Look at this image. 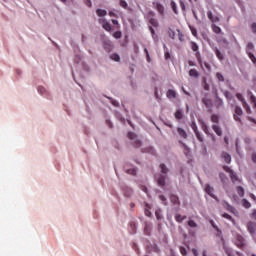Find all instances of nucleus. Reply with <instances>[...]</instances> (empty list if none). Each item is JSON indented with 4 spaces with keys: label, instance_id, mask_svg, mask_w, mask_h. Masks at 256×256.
I'll list each match as a JSON object with an SVG mask.
<instances>
[{
    "label": "nucleus",
    "instance_id": "1",
    "mask_svg": "<svg viewBox=\"0 0 256 256\" xmlns=\"http://www.w3.org/2000/svg\"><path fill=\"white\" fill-rule=\"evenodd\" d=\"M160 169L163 175L160 174L159 176H156L157 184L159 185V187H165L166 185L165 179H167L165 175L169 173V168H167L165 164H160Z\"/></svg>",
    "mask_w": 256,
    "mask_h": 256
},
{
    "label": "nucleus",
    "instance_id": "2",
    "mask_svg": "<svg viewBox=\"0 0 256 256\" xmlns=\"http://www.w3.org/2000/svg\"><path fill=\"white\" fill-rule=\"evenodd\" d=\"M255 49V46L253 45L252 42H249L246 46V53L249 57V59L256 65V57L255 54H253V50Z\"/></svg>",
    "mask_w": 256,
    "mask_h": 256
},
{
    "label": "nucleus",
    "instance_id": "3",
    "mask_svg": "<svg viewBox=\"0 0 256 256\" xmlns=\"http://www.w3.org/2000/svg\"><path fill=\"white\" fill-rule=\"evenodd\" d=\"M225 172L228 173L232 183H237V181H239V176H237V173H235V171L230 167L225 166Z\"/></svg>",
    "mask_w": 256,
    "mask_h": 256
},
{
    "label": "nucleus",
    "instance_id": "4",
    "mask_svg": "<svg viewBox=\"0 0 256 256\" xmlns=\"http://www.w3.org/2000/svg\"><path fill=\"white\" fill-rule=\"evenodd\" d=\"M241 117H243V109L239 106L234 107V114L233 118L238 121V123H241Z\"/></svg>",
    "mask_w": 256,
    "mask_h": 256
},
{
    "label": "nucleus",
    "instance_id": "5",
    "mask_svg": "<svg viewBox=\"0 0 256 256\" xmlns=\"http://www.w3.org/2000/svg\"><path fill=\"white\" fill-rule=\"evenodd\" d=\"M202 103L207 107V109H211V107H213V101L207 94H205V97L202 99Z\"/></svg>",
    "mask_w": 256,
    "mask_h": 256
},
{
    "label": "nucleus",
    "instance_id": "6",
    "mask_svg": "<svg viewBox=\"0 0 256 256\" xmlns=\"http://www.w3.org/2000/svg\"><path fill=\"white\" fill-rule=\"evenodd\" d=\"M152 5H153L154 9H156L160 15H163V13H165V8L162 6L161 3L153 2Z\"/></svg>",
    "mask_w": 256,
    "mask_h": 256
},
{
    "label": "nucleus",
    "instance_id": "7",
    "mask_svg": "<svg viewBox=\"0 0 256 256\" xmlns=\"http://www.w3.org/2000/svg\"><path fill=\"white\" fill-rule=\"evenodd\" d=\"M247 229H248L250 235H255L256 223L255 222H248Z\"/></svg>",
    "mask_w": 256,
    "mask_h": 256
},
{
    "label": "nucleus",
    "instance_id": "8",
    "mask_svg": "<svg viewBox=\"0 0 256 256\" xmlns=\"http://www.w3.org/2000/svg\"><path fill=\"white\" fill-rule=\"evenodd\" d=\"M166 96H167L168 99H177V92L173 89H169L166 92Z\"/></svg>",
    "mask_w": 256,
    "mask_h": 256
},
{
    "label": "nucleus",
    "instance_id": "9",
    "mask_svg": "<svg viewBox=\"0 0 256 256\" xmlns=\"http://www.w3.org/2000/svg\"><path fill=\"white\" fill-rule=\"evenodd\" d=\"M247 95L250 98V101H251L254 109H256V97H255V95H253V92H251V90H248Z\"/></svg>",
    "mask_w": 256,
    "mask_h": 256
},
{
    "label": "nucleus",
    "instance_id": "10",
    "mask_svg": "<svg viewBox=\"0 0 256 256\" xmlns=\"http://www.w3.org/2000/svg\"><path fill=\"white\" fill-rule=\"evenodd\" d=\"M207 17H208V19H209L212 23H217V22L219 21V17L214 16V15H213V12H211V11H208V12H207Z\"/></svg>",
    "mask_w": 256,
    "mask_h": 256
},
{
    "label": "nucleus",
    "instance_id": "11",
    "mask_svg": "<svg viewBox=\"0 0 256 256\" xmlns=\"http://www.w3.org/2000/svg\"><path fill=\"white\" fill-rule=\"evenodd\" d=\"M205 191H206L207 195H210V197L215 199V194H213L214 189H213V187H211V185L207 184L205 186Z\"/></svg>",
    "mask_w": 256,
    "mask_h": 256
},
{
    "label": "nucleus",
    "instance_id": "12",
    "mask_svg": "<svg viewBox=\"0 0 256 256\" xmlns=\"http://www.w3.org/2000/svg\"><path fill=\"white\" fill-rule=\"evenodd\" d=\"M177 133H178V135H180V137L182 139H187V131H185V129H183L181 127H178L177 128Z\"/></svg>",
    "mask_w": 256,
    "mask_h": 256
},
{
    "label": "nucleus",
    "instance_id": "13",
    "mask_svg": "<svg viewBox=\"0 0 256 256\" xmlns=\"http://www.w3.org/2000/svg\"><path fill=\"white\" fill-rule=\"evenodd\" d=\"M170 201H171V203H173V205H180V203H181L179 201V197L177 195H175V194H172L170 196Z\"/></svg>",
    "mask_w": 256,
    "mask_h": 256
},
{
    "label": "nucleus",
    "instance_id": "14",
    "mask_svg": "<svg viewBox=\"0 0 256 256\" xmlns=\"http://www.w3.org/2000/svg\"><path fill=\"white\" fill-rule=\"evenodd\" d=\"M190 47H191L192 51H194V53H196V55L199 54V45H197L195 42H190Z\"/></svg>",
    "mask_w": 256,
    "mask_h": 256
},
{
    "label": "nucleus",
    "instance_id": "15",
    "mask_svg": "<svg viewBox=\"0 0 256 256\" xmlns=\"http://www.w3.org/2000/svg\"><path fill=\"white\" fill-rule=\"evenodd\" d=\"M226 255L227 256H241L240 252H234L233 250H230L226 248Z\"/></svg>",
    "mask_w": 256,
    "mask_h": 256
},
{
    "label": "nucleus",
    "instance_id": "16",
    "mask_svg": "<svg viewBox=\"0 0 256 256\" xmlns=\"http://www.w3.org/2000/svg\"><path fill=\"white\" fill-rule=\"evenodd\" d=\"M189 76L194 77L195 79H197V77H199V72L196 69H190L189 70Z\"/></svg>",
    "mask_w": 256,
    "mask_h": 256
},
{
    "label": "nucleus",
    "instance_id": "17",
    "mask_svg": "<svg viewBox=\"0 0 256 256\" xmlns=\"http://www.w3.org/2000/svg\"><path fill=\"white\" fill-rule=\"evenodd\" d=\"M212 129H213V131L216 133V135H218V137H221V135L223 134V133L221 132V128H220L219 126H217V125H213V126H212Z\"/></svg>",
    "mask_w": 256,
    "mask_h": 256
},
{
    "label": "nucleus",
    "instance_id": "18",
    "mask_svg": "<svg viewBox=\"0 0 256 256\" xmlns=\"http://www.w3.org/2000/svg\"><path fill=\"white\" fill-rule=\"evenodd\" d=\"M187 219V216H182L181 214H176L175 215V220L177 223H181L182 221H185Z\"/></svg>",
    "mask_w": 256,
    "mask_h": 256
},
{
    "label": "nucleus",
    "instance_id": "19",
    "mask_svg": "<svg viewBox=\"0 0 256 256\" xmlns=\"http://www.w3.org/2000/svg\"><path fill=\"white\" fill-rule=\"evenodd\" d=\"M96 14L98 15V17H105L107 15V10L97 9Z\"/></svg>",
    "mask_w": 256,
    "mask_h": 256
},
{
    "label": "nucleus",
    "instance_id": "20",
    "mask_svg": "<svg viewBox=\"0 0 256 256\" xmlns=\"http://www.w3.org/2000/svg\"><path fill=\"white\" fill-rule=\"evenodd\" d=\"M102 28H103L105 31H107L108 33H110V31H111V29H112L111 24H110L108 21H106V22L102 25Z\"/></svg>",
    "mask_w": 256,
    "mask_h": 256
},
{
    "label": "nucleus",
    "instance_id": "21",
    "mask_svg": "<svg viewBox=\"0 0 256 256\" xmlns=\"http://www.w3.org/2000/svg\"><path fill=\"white\" fill-rule=\"evenodd\" d=\"M226 209L230 213H233V215H237V210L235 208H233V206L229 205L228 203H226Z\"/></svg>",
    "mask_w": 256,
    "mask_h": 256
},
{
    "label": "nucleus",
    "instance_id": "22",
    "mask_svg": "<svg viewBox=\"0 0 256 256\" xmlns=\"http://www.w3.org/2000/svg\"><path fill=\"white\" fill-rule=\"evenodd\" d=\"M174 115L175 119H177L178 121L183 119V112L181 110H177Z\"/></svg>",
    "mask_w": 256,
    "mask_h": 256
},
{
    "label": "nucleus",
    "instance_id": "23",
    "mask_svg": "<svg viewBox=\"0 0 256 256\" xmlns=\"http://www.w3.org/2000/svg\"><path fill=\"white\" fill-rule=\"evenodd\" d=\"M237 193L239 195V197H244L245 196V189H243V187L238 186L237 187Z\"/></svg>",
    "mask_w": 256,
    "mask_h": 256
},
{
    "label": "nucleus",
    "instance_id": "24",
    "mask_svg": "<svg viewBox=\"0 0 256 256\" xmlns=\"http://www.w3.org/2000/svg\"><path fill=\"white\" fill-rule=\"evenodd\" d=\"M242 105H243V108L245 109L246 113L248 115H251V106H249V104L247 102H244V104H242Z\"/></svg>",
    "mask_w": 256,
    "mask_h": 256
},
{
    "label": "nucleus",
    "instance_id": "25",
    "mask_svg": "<svg viewBox=\"0 0 256 256\" xmlns=\"http://www.w3.org/2000/svg\"><path fill=\"white\" fill-rule=\"evenodd\" d=\"M110 59H112V61H116V62H119L121 61V57L119 56V54L117 53H114L110 56Z\"/></svg>",
    "mask_w": 256,
    "mask_h": 256
},
{
    "label": "nucleus",
    "instance_id": "26",
    "mask_svg": "<svg viewBox=\"0 0 256 256\" xmlns=\"http://www.w3.org/2000/svg\"><path fill=\"white\" fill-rule=\"evenodd\" d=\"M236 97L238 101H241L242 105H245V103H247V101H245V98H243V95L241 93H237Z\"/></svg>",
    "mask_w": 256,
    "mask_h": 256
},
{
    "label": "nucleus",
    "instance_id": "27",
    "mask_svg": "<svg viewBox=\"0 0 256 256\" xmlns=\"http://www.w3.org/2000/svg\"><path fill=\"white\" fill-rule=\"evenodd\" d=\"M128 175H137V169L135 168H130L125 170Z\"/></svg>",
    "mask_w": 256,
    "mask_h": 256
},
{
    "label": "nucleus",
    "instance_id": "28",
    "mask_svg": "<svg viewBox=\"0 0 256 256\" xmlns=\"http://www.w3.org/2000/svg\"><path fill=\"white\" fill-rule=\"evenodd\" d=\"M149 23L152 25V27H159V22H157V19L151 18Z\"/></svg>",
    "mask_w": 256,
    "mask_h": 256
},
{
    "label": "nucleus",
    "instance_id": "29",
    "mask_svg": "<svg viewBox=\"0 0 256 256\" xmlns=\"http://www.w3.org/2000/svg\"><path fill=\"white\" fill-rule=\"evenodd\" d=\"M210 223H211L212 227H213L214 229H216V231H217V234H216L217 237H221V232L219 231V228L215 225V222H214L213 220H211Z\"/></svg>",
    "mask_w": 256,
    "mask_h": 256
},
{
    "label": "nucleus",
    "instance_id": "30",
    "mask_svg": "<svg viewBox=\"0 0 256 256\" xmlns=\"http://www.w3.org/2000/svg\"><path fill=\"white\" fill-rule=\"evenodd\" d=\"M212 31L216 34L221 33V28L215 24L212 25Z\"/></svg>",
    "mask_w": 256,
    "mask_h": 256
},
{
    "label": "nucleus",
    "instance_id": "31",
    "mask_svg": "<svg viewBox=\"0 0 256 256\" xmlns=\"http://www.w3.org/2000/svg\"><path fill=\"white\" fill-rule=\"evenodd\" d=\"M114 39H121L123 37V33L121 31H116L113 33Z\"/></svg>",
    "mask_w": 256,
    "mask_h": 256
},
{
    "label": "nucleus",
    "instance_id": "32",
    "mask_svg": "<svg viewBox=\"0 0 256 256\" xmlns=\"http://www.w3.org/2000/svg\"><path fill=\"white\" fill-rule=\"evenodd\" d=\"M242 205H243V207H245V209H249L251 207V203L248 202L247 199L242 200Z\"/></svg>",
    "mask_w": 256,
    "mask_h": 256
},
{
    "label": "nucleus",
    "instance_id": "33",
    "mask_svg": "<svg viewBox=\"0 0 256 256\" xmlns=\"http://www.w3.org/2000/svg\"><path fill=\"white\" fill-rule=\"evenodd\" d=\"M215 55L220 61H223V54H221V51L217 48L215 49Z\"/></svg>",
    "mask_w": 256,
    "mask_h": 256
},
{
    "label": "nucleus",
    "instance_id": "34",
    "mask_svg": "<svg viewBox=\"0 0 256 256\" xmlns=\"http://www.w3.org/2000/svg\"><path fill=\"white\" fill-rule=\"evenodd\" d=\"M171 8L173 10V12L177 15V13H179L177 11V4L175 3V1H171Z\"/></svg>",
    "mask_w": 256,
    "mask_h": 256
},
{
    "label": "nucleus",
    "instance_id": "35",
    "mask_svg": "<svg viewBox=\"0 0 256 256\" xmlns=\"http://www.w3.org/2000/svg\"><path fill=\"white\" fill-rule=\"evenodd\" d=\"M119 5L120 7H123V9H127V7H129V5L127 4V1L125 0H120Z\"/></svg>",
    "mask_w": 256,
    "mask_h": 256
},
{
    "label": "nucleus",
    "instance_id": "36",
    "mask_svg": "<svg viewBox=\"0 0 256 256\" xmlns=\"http://www.w3.org/2000/svg\"><path fill=\"white\" fill-rule=\"evenodd\" d=\"M237 246L238 247H243V237L237 236Z\"/></svg>",
    "mask_w": 256,
    "mask_h": 256
},
{
    "label": "nucleus",
    "instance_id": "37",
    "mask_svg": "<svg viewBox=\"0 0 256 256\" xmlns=\"http://www.w3.org/2000/svg\"><path fill=\"white\" fill-rule=\"evenodd\" d=\"M188 226L191 227L192 229L197 228V224L193 220L188 221Z\"/></svg>",
    "mask_w": 256,
    "mask_h": 256
},
{
    "label": "nucleus",
    "instance_id": "38",
    "mask_svg": "<svg viewBox=\"0 0 256 256\" xmlns=\"http://www.w3.org/2000/svg\"><path fill=\"white\" fill-rule=\"evenodd\" d=\"M168 35L170 39H175V32L173 31V29L168 30Z\"/></svg>",
    "mask_w": 256,
    "mask_h": 256
},
{
    "label": "nucleus",
    "instance_id": "39",
    "mask_svg": "<svg viewBox=\"0 0 256 256\" xmlns=\"http://www.w3.org/2000/svg\"><path fill=\"white\" fill-rule=\"evenodd\" d=\"M195 135H196L198 141H200V143H203V135H201L200 132H196Z\"/></svg>",
    "mask_w": 256,
    "mask_h": 256
},
{
    "label": "nucleus",
    "instance_id": "40",
    "mask_svg": "<svg viewBox=\"0 0 256 256\" xmlns=\"http://www.w3.org/2000/svg\"><path fill=\"white\" fill-rule=\"evenodd\" d=\"M144 52L146 53V59L148 63H151V56H149V50L147 48L144 49Z\"/></svg>",
    "mask_w": 256,
    "mask_h": 256
},
{
    "label": "nucleus",
    "instance_id": "41",
    "mask_svg": "<svg viewBox=\"0 0 256 256\" xmlns=\"http://www.w3.org/2000/svg\"><path fill=\"white\" fill-rule=\"evenodd\" d=\"M155 215H156V219L158 221H161V219H163V217L161 216V212L159 210L155 211Z\"/></svg>",
    "mask_w": 256,
    "mask_h": 256
},
{
    "label": "nucleus",
    "instance_id": "42",
    "mask_svg": "<svg viewBox=\"0 0 256 256\" xmlns=\"http://www.w3.org/2000/svg\"><path fill=\"white\" fill-rule=\"evenodd\" d=\"M180 253H181V255H183V256H187V249H185V247L181 246V247H180Z\"/></svg>",
    "mask_w": 256,
    "mask_h": 256
},
{
    "label": "nucleus",
    "instance_id": "43",
    "mask_svg": "<svg viewBox=\"0 0 256 256\" xmlns=\"http://www.w3.org/2000/svg\"><path fill=\"white\" fill-rule=\"evenodd\" d=\"M211 121H212V123H218L219 117L217 115H212L211 116Z\"/></svg>",
    "mask_w": 256,
    "mask_h": 256
},
{
    "label": "nucleus",
    "instance_id": "44",
    "mask_svg": "<svg viewBox=\"0 0 256 256\" xmlns=\"http://www.w3.org/2000/svg\"><path fill=\"white\" fill-rule=\"evenodd\" d=\"M129 229H130L131 233H135V229H136L135 223H133V222L130 223Z\"/></svg>",
    "mask_w": 256,
    "mask_h": 256
},
{
    "label": "nucleus",
    "instance_id": "45",
    "mask_svg": "<svg viewBox=\"0 0 256 256\" xmlns=\"http://www.w3.org/2000/svg\"><path fill=\"white\" fill-rule=\"evenodd\" d=\"M225 163H231V155L225 153Z\"/></svg>",
    "mask_w": 256,
    "mask_h": 256
},
{
    "label": "nucleus",
    "instance_id": "46",
    "mask_svg": "<svg viewBox=\"0 0 256 256\" xmlns=\"http://www.w3.org/2000/svg\"><path fill=\"white\" fill-rule=\"evenodd\" d=\"M159 199H160V201H162V203H163L164 205H167V198H165L164 195H160V196H159Z\"/></svg>",
    "mask_w": 256,
    "mask_h": 256
},
{
    "label": "nucleus",
    "instance_id": "47",
    "mask_svg": "<svg viewBox=\"0 0 256 256\" xmlns=\"http://www.w3.org/2000/svg\"><path fill=\"white\" fill-rule=\"evenodd\" d=\"M225 219H228V221H232V223L235 225V220L233 219V217H231V215L229 214H225Z\"/></svg>",
    "mask_w": 256,
    "mask_h": 256
},
{
    "label": "nucleus",
    "instance_id": "48",
    "mask_svg": "<svg viewBox=\"0 0 256 256\" xmlns=\"http://www.w3.org/2000/svg\"><path fill=\"white\" fill-rule=\"evenodd\" d=\"M216 77H217L218 81H225V78L222 76L221 73H217Z\"/></svg>",
    "mask_w": 256,
    "mask_h": 256
},
{
    "label": "nucleus",
    "instance_id": "49",
    "mask_svg": "<svg viewBox=\"0 0 256 256\" xmlns=\"http://www.w3.org/2000/svg\"><path fill=\"white\" fill-rule=\"evenodd\" d=\"M190 31L194 37H197V29H195L194 27H190Z\"/></svg>",
    "mask_w": 256,
    "mask_h": 256
},
{
    "label": "nucleus",
    "instance_id": "50",
    "mask_svg": "<svg viewBox=\"0 0 256 256\" xmlns=\"http://www.w3.org/2000/svg\"><path fill=\"white\" fill-rule=\"evenodd\" d=\"M179 4H180V7H181L182 11H185V1L180 0Z\"/></svg>",
    "mask_w": 256,
    "mask_h": 256
},
{
    "label": "nucleus",
    "instance_id": "51",
    "mask_svg": "<svg viewBox=\"0 0 256 256\" xmlns=\"http://www.w3.org/2000/svg\"><path fill=\"white\" fill-rule=\"evenodd\" d=\"M202 129H203L204 133H206V135H209V128L207 127V125H203Z\"/></svg>",
    "mask_w": 256,
    "mask_h": 256
},
{
    "label": "nucleus",
    "instance_id": "52",
    "mask_svg": "<svg viewBox=\"0 0 256 256\" xmlns=\"http://www.w3.org/2000/svg\"><path fill=\"white\" fill-rule=\"evenodd\" d=\"M251 30H252V32H254L256 34V23L255 22H253L251 24Z\"/></svg>",
    "mask_w": 256,
    "mask_h": 256
},
{
    "label": "nucleus",
    "instance_id": "53",
    "mask_svg": "<svg viewBox=\"0 0 256 256\" xmlns=\"http://www.w3.org/2000/svg\"><path fill=\"white\" fill-rule=\"evenodd\" d=\"M107 20L105 19V18H100L99 20H98V22L100 23V25H105V22H106Z\"/></svg>",
    "mask_w": 256,
    "mask_h": 256
},
{
    "label": "nucleus",
    "instance_id": "54",
    "mask_svg": "<svg viewBox=\"0 0 256 256\" xmlns=\"http://www.w3.org/2000/svg\"><path fill=\"white\" fill-rule=\"evenodd\" d=\"M248 121H251L252 123H254V125H256V119L251 117V116H248L247 117Z\"/></svg>",
    "mask_w": 256,
    "mask_h": 256
},
{
    "label": "nucleus",
    "instance_id": "55",
    "mask_svg": "<svg viewBox=\"0 0 256 256\" xmlns=\"http://www.w3.org/2000/svg\"><path fill=\"white\" fill-rule=\"evenodd\" d=\"M192 129H193L194 133L199 132V130H197V124H195V123H192Z\"/></svg>",
    "mask_w": 256,
    "mask_h": 256
},
{
    "label": "nucleus",
    "instance_id": "56",
    "mask_svg": "<svg viewBox=\"0 0 256 256\" xmlns=\"http://www.w3.org/2000/svg\"><path fill=\"white\" fill-rule=\"evenodd\" d=\"M145 216L146 217H151V211L149 209H145Z\"/></svg>",
    "mask_w": 256,
    "mask_h": 256
},
{
    "label": "nucleus",
    "instance_id": "57",
    "mask_svg": "<svg viewBox=\"0 0 256 256\" xmlns=\"http://www.w3.org/2000/svg\"><path fill=\"white\" fill-rule=\"evenodd\" d=\"M112 23L113 25H117V29H119V21L118 20H115V19H112Z\"/></svg>",
    "mask_w": 256,
    "mask_h": 256
},
{
    "label": "nucleus",
    "instance_id": "58",
    "mask_svg": "<svg viewBox=\"0 0 256 256\" xmlns=\"http://www.w3.org/2000/svg\"><path fill=\"white\" fill-rule=\"evenodd\" d=\"M128 138L132 139V140L135 139V134H133L132 132H129L128 133Z\"/></svg>",
    "mask_w": 256,
    "mask_h": 256
},
{
    "label": "nucleus",
    "instance_id": "59",
    "mask_svg": "<svg viewBox=\"0 0 256 256\" xmlns=\"http://www.w3.org/2000/svg\"><path fill=\"white\" fill-rule=\"evenodd\" d=\"M85 4L87 5V7H92L91 0H85Z\"/></svg>",
    "mask_w": 256,
    "mask_h": 256
},
{
    "label": "nucleus",
    "instance_id": "60",
    "mask_svg": "<svg viewBox=\"0 0 256 256\" xmlns=\"http://www.w3.org/2000/svg\"><path fill=\"white\" fill-rule=\"evenodd\" d=\"M192 253H193L194 256H198L199 255V252L195 248L192 249Z\"/></svg>",
    "mask_w": 256,
    "mask_h": 256
},
{
    "label": "nucleus",
    "instance_id": "61",
    "mask_svg": "<svg viewBox=\"0 0 256 256\" xmlns=\"http://www.w3.org/2000/svg\"><path fill=\"white\" fill-rule=\"evenodd\" d=\"M149 29H150V33L152 35H155V29H153V26H150Z\"/></svg>",
    "mask_w": 256,
    "mask_h": 256
},
{
    "label": "nucleus",
    "instance_id": "62",
    "mask_svg": "<svg viewBox=\"0 0 256 256\" xmlns=\"http://www.w3.org/2000/svg\"><path fill=\"white\" fill-rule=\"evenodd\" d=\"M134 143H135V147H139L141 145V141L139 140H136Z\"/></svg>",
    "mask_w": 256,
    "mask_h": 256
},
{
    "label": "nucleus",
    "instance_id": "63",
    "mask_svg": "<svg viewBox=\"0 0 256 256\" xmlns=\"http://www.w3.org/2000/svg\"><path fill=\"white\" fill-rule=\"evenodd\" d=\"M252 161H253L254 163H256V153H253V154H252Z\"/></svg>",
    "mask_w": 256,
    "mask_h": 256
},
{
    "label": "nucleus",
    "instance_id": "64",
    "mask_svg": "<svg viewBox=\"0 0 256 256\" xmlns=\"http://www.w3.org/2000/svg\"><path fill=\"white\" fill-rule=\"evenodd\" d=\"M252 219H255V221H256V210H253V212H252Z\"/></svg>",
    "mask_w": 256,
    "mask_h": 256
}]
</instances>
